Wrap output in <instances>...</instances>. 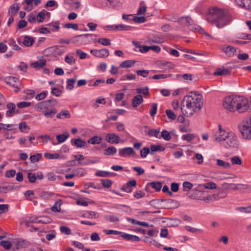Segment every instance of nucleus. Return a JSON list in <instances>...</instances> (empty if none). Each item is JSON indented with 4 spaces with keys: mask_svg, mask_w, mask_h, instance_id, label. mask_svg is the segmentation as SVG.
Instances as JSON below:
<instances>
[{
    "mask_svg": "<svg viewBox=\"0 0 251 251\" xmlns=\"http://www.w3.org/2000/svg\"><path fill=\"white\" fill-rule=\"evenodd\" d=\"M203 106V97L197 92H191L185 96L181 104V110L186 117H191L200 111Z\"/></svg>",
    "mask_w": 251,
    "mask_h": 251,
    "instance_id": "obj_1",
    "label": "nucleus"
},
{
    "mask_svg": "<svg viewBox=\"0 0 251 251\" xmlns=\"http://www.w3.org/2000/svg\"><path fill=\"white\" fill-rule=\"evenodd\" d=\"M230 13L226 9L218 8H210L206 15V19L218 28H223L232 20Z\"/></svg>",
    "mask_w": 251,
    "mask_h": 251,
    "instance_id": "obj_2",
    "label": "nucleus"
},
{
    "mask_svg": "<svg viewBox=\"0 0 251 251\" xmlns=\"http://www.w3.org/2000/svg\"><path fill=\"white\" fill-rule=\"evenodd\" d=\"M240 130L242 136L244 139H251V116L243 122L240 126Z\"/></svg>",
    "mask_w": 251,
    "mask_h": 251,
    "instance_id": "obj_3",
    "label": "nucleus"
},
{
    "mask_svg": "<svg viewBox=\"0 0 251 251\" xmlns=\"http://www.w3.org/2000/svg\"><path fill=\"white\" fill-rule=\"evenodd\" d=\"M236 102L235 111L239 113L246 112L250 107L249 100L244 97L237 96V101Z\"/></svg>",
    "mask_w": 251,
    "mask_h": 251,
    "instance_id": "obj_4",
    "label": "nucleus"
},
{
    "mask_svg": "<svg viewBox=\"0 0 251 251\" xmlns=\"http://www.w3.org/2000/svg\"><path fill=\"white\" fill-rule=\"evenodd\" d=\"M67 50L66 47L64 46H55L48 48L45 50L44 53H49L53 56L54 57H57L58 56H61L66 52ZM48 55V54H47Z\"/></svg>",
    "mask_w": 251,
    "mask_h": 251,
    "instance_id": "obj_5",
    "label": "nucleus"
},
{
    "mask_svg": "<svg viewBox=\"0 0 251 251\" xmlns=\"http://www.w3.org/2000/svg\"><path fill=\"white\" fill-rule=\"evenodd\" d=\"M225 146L227 149H237L239 146V142L237 137L233 133H230L225 140Z\"/></svg>",
    "mask_w": 251,
    "mask_h": 251,
    "instance_id": "obj_6",
    "label": "nucleus"
},
{
    "mask_svg": "<svg viewBox=\"0 0 251 251\" xmlns=\"http://www.w3.org/2000/svg\"><path fill=\"white\" fill-rule=\"evenodd\" d=\"M237 96H229L225 98L223 101L224 107L230 111H235L236 105Z\"/></svg>",
    "mask_w": 251,
    "mask_h": 251,
    "instance_id": "obj_7",
    "label": "nucleus"
},
{
    "mask_svg": "<svg viewBox=\"0 0 251 251\" xmlns=\"http://www.w3.org/2000/svg\"><path fill=\"white\" fill-rule=\"evenodd\" d=\"M161 201L164 202V207L166 209H174L179 206L177 201L172 199H161Z\"/></svg>",
    "mask_w": 251,
    "mask_h": 251,
    "instance_id": "obj_8",
    "label": "nucleus"
},
{
    "mask_svg": "<svg viewBox=\"0 0 251 251\" xmlns=\"http://www.w3.org/2000/svg\"><path fill=\"white\" fill-rule=\"evenodd\" d=\"M90 52L96 57L99 58H105L109 56V51L108 49L91 50Z\"/></svg>",
    "mask_w": 251,
    "mask_h": 251,
    "instance_id": "obj_9",
    "label": "nucleus"
},
{
    "mask_svg": "<svg viewBox=\"0 0 251 251\" xmlns=\"http://www.w3.org/2000/svg\"><path fill=\"white\" fill-rule=\"evenodd\" d=\"M222 50L228 57H232L235 55L237 52L236 48L227 45H224L222 46Z\"/></svg>",
    "mask_w": 251,
    "mask_h": 251,
    "instance_id": "obj_10",
    "label": "nucleus"
},
{
    "mask_svg": "<svg viewBox=\"0 0 251 251\" xmlns=\"http://www.w3.org/2000/svg\"><path fill=\"white\" fill-rule=\"evenodd\" d=\"M105 140L110 144H118L120 141V137L115 133H108L105 136Z\"/></svg>",
    "mask_w": 251,
    "mask_h": 251,
    "instance_id": "obj_11",
    "label": "nucleus"
},
{
    "mask_svg": "<svg viewBox=\"0 0 251 251\" xmlns=\"http://www.w3.org/2000/svg\"><path fill=\"white\" fill-rule=\"evenodd\" d=\"M7 108L8 110L6 111V115L8 117H12L15 114H18L20 112L19 110L16 109V105L12 102L8 103L7 104Z\"/></svg>",
    "mask_w": 251,
    "mask_h": 251,
    "instance_id": "obj_12",
    "label": "nucleus"
},
{
    "mask_svg": "<svg viewBox=\"0 0 251 251\" xmlns=\"http://www.w3.org/2000/svg\"><path fill=\"white\" fill-rule=\"evenodd\" d=\"M18 81V78L13 76H8L5 78V82L6 83L16 88V89L14 90L15 92H17L19 91V89L18 88L17 85V83Z\"/></svg>",
    "mask_w": 251,
    "mask_h": 251,
    "instance_id": "obj_13",
    "label": "nucleus"
},
{
    "mask_svg": "<svg viewBox=\"0 0 251 251\" xmlns=\"http://www.w3.org/2000/svg\"><path fill=\"white\" fill-rule=\"evenodd\" d=\"M135 151L131 147H126L119 150V154L121 157H126V156H130L134 154Z\"/></svg>",
    "mask_w": 251,
    "mask_h": 251,
    "instance_id": "obj_14",
    "label": "nucleus"
},
{
    "mask_svg": "<svg viewBox=\"0 0 251 251\" xmlns=\"http://www.w3.org/2000/svg\"><path fill=\"white\" fill-rule=\"evenodd\" d=\"M236 4L246 9H251V0H234Z\"/></svg>",
    "mask_w": 251,
    "mask_h": 251,
    "instance_id": "obj_15",
    "label": "nucleus"
},
{
    "mask_svg": "<svg viewBox=\"0 0 251 251\" xmlns=\"http://www.w3.org/2000/svg\"><path fill=\"white\" fill-rule=\"evenodd\" d=\"M251 188V187L250 185L244 184H235L234 183H231L230 189H232L234 191L236 190H242L244 189H250Z\"/></svg>",
    "mask_w": 251,
    "mask_h": 251,
    "instance_id": "obj_16",
    "label": "nucleus"
},
{
    "mask_svg": "<svg viewBox=\"0 0 251 251\" xmlns=\"http://www.w3.org/2000/svg\"><path fill=\"white\" fill-rule=\"evenodd\" d=\"M121 236L124 239L127 241H132L134 242H139L140 241V238L136 235L122 233Z\"/></svg>",
    "mask_w": 251,
    "mask_h": 251,
    "instance_id": "obj_17",
    "label": "nucleus"
},
{
    "mask_svg": "<svg viewBox=\"0 0 251 251\" xmlns=\"http://www.w3.org/2000/svg\"><path fill=\"white\" fill-rule=\"evenodd\" d=\"M143 101V97L141 95L135 96L132 100V105L133 107H137Z\"/></svg>",
    "mask_w": 251,
    "mask_h": 251,
    "instance_id": "obj_18",
    "label": "nucleus"
},
{
    "mask_svg": "<svg viewBox=\"0 0 251 251\" xmlns=\"http://www.w3.org/2000/svg\"><path fill=\"white\" fill-rule=\"evenodd\" d=\"M227 196L226 193L223 191H220L217 194L210 195V199L212 200L217 201L221 199L224 198Z\"/></svg>",
    "mask_w": 251,
    "mask_h": 251,
    "instance_id": "obj_19",
    "label": "nucleus"
},
{
    "mask_svg": "<svg viewBox=\"0 0 251 251\" xmlns=\"http://www.w3.org/2000/svg\"><path fill=\"white\" fill-rule=\"evenodd\" d=\"M230 133V132H226V131H224V134L223 133L219 132L218 135H215V141L219 142L225 141Z\"/></svg>",
    "mask_w": 251,
    "mask_h": 251,
    "instance_id": "obj_20",
    "label": "nucleus"
},
{
    "mask_svg": "<svg viewBox=\"0 0 251 251\" xmlns=\"http://www.w3.org/2000/svg\"><path fill=\"white\" fill-rule=\"evenodd\" d=\"M192 22V19L189 17H182L180 19H179L178 23L180 25L183 26H188L190 25Z\"/></svg>",
    "mask_w": 251,
    "mask_h": 251,
    "instance_id": "obj_21",
    "label": "nucleus"
},
{
    "mask_svg": "<svg viewBox=\"0 0 251 251\" xmlns=\"http://www.w3.org/2000/svg\"><path fill=\"white\" fill-rule=\"evenodd\" d=\"M150 149L151 150L150 154L153 155L154 152L163 151L165 150V148L160 145H151Z\"/></svg>",
    "mask_w": 251,
    "mask_h": 251,
    "instance_id": "obj_22",
    "label": "nucleus"
},
{
    "mask_svg": "<svg viewBox=\"0 0 251 251\" xmlns=\"http://www.w3.org/2000/svg\"><path fill=\"white\" fill-rule=\"evenodd\" d=\"M69 136V133L68 131H65L63 134L57 135L56 136V139L58 143H62L64 142Z\"/></svg>",
    "mask_w": 251,
    "mask_h": 251,
    "instance_id": "obj_23",
    "label": "nucleus"
},
{
    "mask_svg": "<svg viewBox=\"0 0 251 251\" xmlns=\"http://www.w3.org/2000/svg\"><path fill=\"white\" fill-rule=\"evenodd\" d=\"M58 119L70 118L71 114L68 110H62L56 116Z\"/></svg>",
    "mask_w": 251,
    "mask_h": 251,
    "instance_id": "obj_24",
    "label": "nucleus"
},
{
    "mask_svg": "<svg viewBox=\"0 0 251 251\" xmlns=\"http://www.w3.org/2000/svg\"><path fill=\"white\" fill-rule=\"evenodd\" d=\"M230 74V71L227 69L218 68L214 73L215 75H226Z\"/></svg>",
    "mask_w": 251,
    "mask_h": 251,
    "instance_id": "obj_25",
    "label": "nucleus"
},
{
    "mask_svg": "<svg viewBox=\"0 0 251 251\" xmlns=\"http://www.w3.org/2000/svg\"><path fill=\"white\" fill-rule=\"evenodd\" d=\"M105 219L111 223H116L119 222L120 219L113 214H110L104 216Z\"/></svg>",
    "mask_w": 251,
    "mask_h": 251,
    "instance_id": "obj_26",
    "label": "nucleus"
},
{
    "mask_svg": "<svg viewBox=\"0 0 251 251\" xmlns=\"http://www.w3.org/2000/svg\"><path fill=\"white\" fill-rule=\"evenodd\" d=\"M52 102L51 100H44L38 102L35 106V108L38 110H41L43 109L46 108L49 103Z\"/></svg>",
    "mask_w": 251,
    "mask_h": 251,
    "instance_id": "obj_27",
    "label": "nucleus"
},
{
    "mask_svg": "<svg viewBox=\"0 0 251 251\" xmlns=\"http://www.w3.org/2000/svg\"><path fill=\"white\" fill-rule=\"evenodd\" d=\"M46 60L44 59H41L36 62L32 63L31 64V66L35 68L40 69L43 68L46 65Z\"/></svg>",
    "mask_w": 251,
    "mask_h": 251,
    "instance_id": "obj_28",
    "label": "nucleus"
},
{
    "mask_svg": "<svg viewBox=\"0 0 251 251\" xmlns=\"http://www.w3.org/2000/svg\"><path fill=\"white\" fill-rule=\"evenodd\" d=\"M72 144L76 146L77 148H82L85 146L86 143L85 141L80 139H75L72 140Z\"/></svg>",
    "mask_w": 251,
    "mask_h": 251,
    "instance_id": "obj_29",
    "label": "nucleus"
},
{
    "mask_svg": "<svg viewBox=\"0 0 251 251\" xmlns=\"http://www.w3.org/2000/svg\"><path fill=\"white\" fill-rule=\"evenodd\" d=\"M20 6L18 3H14L12 4L9 10V14L12 16L15 15L17 11L19 10Z\"/></svg>",
    "mask_w": 251,
    "mask_h": 251,
    "instance_id": "obj_30",
    "label": "nucleus"
},
{
    "mask_svg": "<svg viewBox=\"0 0 251 251\" xmlns=\"http://www.w3.org/2000/svg\"><path fill=\"white\" fill-rule=\"evenodd\" d=\"M117 152V149L114 147H110L104 150L105 155H113Z\"/></svg>",
    "mask_w": 251,
    "mask_h": 251,
    "instance_id": "obj_31",
    "label": "nucleus"
},
{
    "mask_svg": "<svg viewBox=\"0 0 251 251\" xmlns=\"http://www.w3.org/2000/svg\"><path fill=\"white\" fill-rule=\"evenodd\" d=\"M102 138L100 137L95 136L90 138L88 140V143L92 145L99 144L101 143Z\"/></svg>",
    "mask_w": 251,
    "mask_h": 251,
    "instance_id": "obj_32",
    "label": "nucleus"
},
{
    "mask_svg": "<svg viewBox=\"0 0 251 251\" xmlns=\"http://www.w3.org/2000/svg\"><path fill=\"white\" fill-rule=\"evenodd\" d=\"M57 111L56 109L53 108L51 110H47L44 112V114L45 117L49 118H52L57 113Z\"/></svg>",
    "mask_w": 251,
    "mask_h": 251,
    "instance_id": "obj_33",
    "label": "nucleus"
},
{
    "mask_svg": "<svg viewBox=\"0 0 251 251\" xmlns=\"http://www.w3.org/2000/svg\"><path fill=\"white\" fill-rule=\"evenodd\" d=\"M147 10V5L144 1H141L140 3L139 8L137 11L138 15L144 14Z\"/></svg>",
    "mask_w": 251,
    "mask_h": 251,
    "instance_id": "obj_34",
    "label": "nucleus"
},
{
    "mask_svg": "<svg viewBox=\"0 0 251 251\" xmlns=\"http://www.w3.org/2000/svg\"><path fill=\"white\" fill-rule=\"evenodd\" d=\"M34 42V39L28 36H25L24 38L23 44L26 47L32 46Z\"/></svg>",
    "mask_w": 251,
    "mask_h": 251,
    "instance_id": "obj_35",
    "label": "nucleus"
},
{
    "mask_svg": "<svg viewBox=\"0 0 251 251\" xmlns=\"http://www.w3.org/2000/svg\"><path fill=\"white\" fill-rule=\"evenodd\" d=\"M135 63V61L133 60H126L125 61L122 62L120 64V67L121 68H129L131 67L132 65H133Z\"/></svg>",
    "mask_w": 251,
    "mask_h": 251,
    "instance_id": "obj_36",
    "label": "nucleus"
},
{
    "mask_svg": "<svg viewBox=\"0 0 251 251\" xmlns=\"http://www.w3.org/2000/svg\"><path fill=\"white\" fill-rule=\"evenodd\" d=\"M8 45L16 50H19L21 48L16 43L15 41L13 38H10L8 40Z\"/></svg>",
    "mask_w": 251,
    "mask_h": 251,
    "instance_id": "obj_37",
    "label": "nucleus"
},
{
    "mask_svg": "<svg viewBox=\"0 0 251 251\" xmlns=\"http://www.w3.org/2000/svg\"><path fill=\"white\" fill-rule=\"evenodd\" d=\"M62 204L61 200L56 201L51 207V210L53 212H60L61 211V205Z\"/></svg>",
    "mask_w": 251,
    "mask_h": 251,
    "instance_id": "obj_38",
    "label": "nucleus"
},
{
    "mask_svg": "<svg viewBox=\"0 0 251 251\" xmlns=\"http://www.w3.org/2000/svg\"><path fill=\"white\" fill-rule=\"evenodd\" d=\"M196 137V135L193 133H189L183 135L181 137V139L183 140L187 141L188 142H190L193 140Z\"/></svg>",
    "mask_w": 251,
    "mask_h": 251,
    "instance_id": "obj_39",
    "label": "nucleus"
},
{
    "mask_svg": "<svg viewBox=\"0 0 251 251\" xmlns=\"http://www.w3.org/2000/svg\"><path fill=\"white\" fill-rule=\"evenodd\" d=\"M46 177H47L48 180L50 181H54L56 180L57 178H61V176H56L54 173L51 172L48 173L47 174Z\"/></svg>",
    "mask_w": 251,
    "mask_h": 251,
    "instance_id": "obj_40",
    "label": "nucleus"
},
{
    "mask_svg": "<svg viewBox=\"0 0 251 251\" xmlns=\"http://www.w3.org/2000/svg\"><path fill=\"white\" fill-rule=\"evenodd\" d=\"M216 161L217 165L219 166L222 167L224 168H228L230 167V163L228 162H226L219 159H217Z\"/></svg>",
    "mask_w": 251,
    "mask_h": 251,
    "instance_id": "obj_41",
    "label": "nucleus"
},
{
    "mask_svg": "<svg viewBox=\"0 0 251 251\" xmlns=\"http://www.w3.org/2000/svg\"><path fill=\"white\" fill-rule=\"evenodd\" d=\"M163 138L166 141H170L171 139V136L169 132L166 130H163L161 136L159 138Z\"/></svg>",
    "mask_w": 251,
    "mask_h": 251,
    "instance_id": "obj_42",
    "label": "nucleus"
},
{
    "mask_svg": "<svg viewBox=\"0 0 251 251\" xmlns=\"http://www.w3.org/2000/svg\"><path fill=\"white\" fill-rule=\"evenodd\" d=\"M116 28H117V30L119 31H128L132 29L131 26L123 24L117 25Z\"/></svg>",
    "mask_w": 251,
    "mask_h": 251,
    "instance_id": "obj_43",
    "label": "nucleus"
},
{
    "mask_svg": "<svg viewBox=\"0 0 251 251\" xmlns=\"http://www.w3.org/2000/svg\"><path fill=\"white\" fill-rule=\"evenodd\" d=\"M74 172L75 176H83L85 174H86V171L85 170V169L83 168H79L75 169L74 170Z\"/></svg>",
    "mask_w": 251,
    "mask_h": 251,
    "instance_id": "obj_44",
    "label": "nucleus"
},
{
    "mask_svg": "<svg viewBox=\"0 0 251 251\" xmlns=\"http://www.w3.org/2000/svg\"><path fill=\"white\" fill-rule=\"evenodd\" d=\"M98 162V160H92L89 159H86L84 158V160H83L82 162H78V164L79 165L84 166L90 164L96 163H97Z\"/></svg>",
    "mask_w": 251,
    "mask_h": 251,
    "instance_id": "obj_45",
    "label": "nucleus"
},
{
    "mask_svg": "<svg viewBox=\"0 0 251 251\" xmlns=\"http://www.w3.org/2000/svg\"><path fill=\"white\" fill-rule=\"evenodd\" d=\"M76 80V78L68 79L67 80L66 88L69 90H72L74 88V85Z\"/></svg>",
    "mask_w": 251,
    "mask_h": 251,
    "instance_id": "obj_46",
    "label": "nucleus"
},
{
    "mask_svg": "<svg viewBox=\"0 0 251 251\" xmlns=\"http://www.w3.org/2000/svg\"><path fill=\"white\" fill-rule=\"evenodd\" d=\"M150 185L157 191H160L162 187V184L159 182H151Z\"/></svg>",
    "mask_w": 251,
    "mask_h": 251,
    "instance_id": "obj_47",
    "label": "nucleus"
},
{
    "mask_svg": "<svg viewBox=\"0 0 251 251\" xmlns=\"http://www.w3.org/2000/svg\"><path fill=\"white\" fill-rule=\"evenodd\" d=\"M98 42L103 46H109L111 45L110 40L107 38H101L98 40Z\"/></svg>",
    "mask_w": 251,
    "mask_h": 251,
    "instance_id": "obj_48",
    "label": "nucleus"
},
{
    "mask_svg": "<svg viewBox=\"0 0 251 251\" xmlns=\"http://www.w3.org/2000/svg\"><path fill=\"white\" fill-rule=\"evenodd\" d=\"M160 128L156 129H151L149 130L148 134L150 136L158 138Z\"/></svg>",
    "mask_w": 251,
    "mask_h": 251,
    "instance_id": "obj_49",
    "label": "nucleus"
},
{
    "mask_svg": "<svg viewBox=\"0 0 251 251\" xmlns=\"http://www.w3.org/2000/svg\"><path fill=\"white\" fill-rule=\"evenodd\" d=\"M183 190L185 192L188 191L190 189H191L193 186L192 183L189 181H184L183 183Z\"/></svg>",
    "mask_w": 251,
    "mask_h": 251,
    "instance_id": "obj_50",
    "label": "nucleus"
},
{
    "mask_svg": "<svg viewBox=\"0 0 251 251\" xmlns=\"http://www.w3.org/2000/svg\"><path fill=\"white\" fill-rule=\"evenodd\" d=\"M14 187L12 185H4L1 186H0V193H6L8 191H10L13 189Z\"/></svg>",
    "mask_w": 251,
    "mask_h": 251,
    "instance_id": "obj_51",
    "label": "nucleus"
},
{
    "mask_svg": "<svg viewBox=\"0 0 251 251\" xmlns=\"http://www.w3.org/2000/svg\"><path fill=\"white\" fill-rule=\"evenodd\" d=\"M85 216L86 217L88 218H97L99 216V214L98 213L95 212V211H87L85 213Z\"/></svg>",
    "mask_w": 251,
    "mask_h": 251,
    "instance_id": "obj_52",
    "label": "nucleus"
},
{
    "mask_svg": "<svg viewBox=\"0 0 251 251\" xmlns=\"http://www.w3.org/2000/svg\"><path fill=\"white\" fill-rule=\"evenodd\" d=\"M236 210L241 212L249 213L251 212V206L247 207H237L236 208Z\"/></svg>",
    "mask_w": 251,
    "mask_h": 251,
    "instance_id": "obj_53",
    "label": "nucleus"
},
{
    "mask_svg": "<svg viewBox=\"0 0 251 251\" xmlns=\"http://www.w3.org/2000/svg\"><path fill=\"white\" fill-rule=\"evenodd\" d=\"M150 152L151 151L149 148L144 147L140 151V155L142 158H145Z\"/></svg>",
    "mask_w": 251,
    "mask_h": 251,
    "instance_id": "obj_54",
    "label": "nucleus"
},
{
    "mask_svg": "<svg viewBox=\"0 0 251 251\" xmlns=\"http://www.w3.org/2000/svg\"><path fill=\"white\" fill-rule=\"evenodd\" d=\"M202 186L205 188L208 189H216L217 187L216 183L213 182H209L208 183H205L203 184Z\"/></svg>",
    "mask_w": 251,
    "mask_h": 251,
    "instance_id": "obj_55",
    "label": "nucleus"
},
{
    "mask_svg": "<svg viewBox=\"0 0 251 251\" xmlns=\"http://www.w3.org/2000/svg\"><path fill=\"white\" fill-rule=\"evenodd\" d=\"M59 156V154L58 153L51 154L48 152L44 153V157L47 159H57Z\"/></svg>",
    "mask_w": 251,
    "mask_h": 251,
    "instance_id": "obj_56",
    "label": "nucleus"
},
{
    "mask_svg": "<svg viewBox=\"0 0 251 251\" xmlns=\"http://www.w3.org/2000/svg\"><path fill=\"white\" fill-rule=\"evenodd\" d=\"M103 232L105 233L107 235L114 234V235H119L122 234V232L121 231L112 230V229H104Z\"/></svg>",
    "mask_w": 251,
    "mask_h": 251,
    "instance_id": "obj_57",
    "label": "nucleus"
},
{
    "mask_svg": "<svg viewBox=\"0 0 251 251\" xmlns=\"http://www.w3.org/2000/svg\"><path fill=\"white\" fill-rule=\"evenodd\" d=\"M183 78L186 80L196 81L197 77H194L192 75L189 74H185L182 75Z\"/></svg>",
    "mask_w": 251,
    "mask_h": 251,
    "instance_id": "obj_58",
    "label": "nucleus"
},
{
    "mask_svg": "<svg viewBox=\"0 0 251 251\" xmlns=\"http://www.w3.org/2000/svg\"><path fill=\"white\" fill-rule=\"evenodd\" d=\"M136 73L138 75L146 77L149 73V71L147 70H138L136 71Z\"/></svg>",
    "mask_w": 251,
    "mask_h": 251,
    "instance_id": "obj_59",
    "label": "nucleus"
},
{
    "mask_svg": "<svg viewBox=\"0 0 251 251\" xmlns=\"http://www.w3.org/2000/svg\"><path fill=\"white\" fill-rule=\"evenodd\" d=\"M46 11L45 10H43L40 11L37 15V17L39 18V19H37L38 22L39 23H42L43 22L44 20L46 17L45 12Z\"/></svg>",
    "mask_w": 251,
    "mask_h": 251,
    "instance_id": "obj_60",
    "label": "nucleus"
},
{
    "mask_svg": "<svg viewBox=\"0 0 251 251\" xmlns=\"http://www.w3.org/2000/svg\"><path fill=\"white\" fill-rule=\"evenodd\" d=\"M95 175L100 177H108L110 175V173L106 171H98L96 173Z\"/></svg>",
    "mask_w": 251,
    "mask_h": 251,
    "instance_id": "obj_61",
    "label": "nucleus"
},
{
    "mask_svg": "<svg viewBox=\"0 0 251 251\" xmlns=\"http://www.w3.org/2000/svg\"><path fill=\"white\" fill-rule=\"evenodd\" d=\"M0 245L7 250H9L12 247L11 243L8 241H1L0 242Z\"/></svg>",
    "mask_w": 251,
    "mask_h": 251,
    "instance_id": "obj_62",
    "label": "nucleus"
},
{
    "mask_svg": "<svg viewBox=\"0 0 251 251\" xmlns=\"http://www.w3.org/2000/svg\"><path fill=\"white\" fill-rule=\"evenodd\" d=\"M42 158L41 154L37 153L36 154L31 155L30 156V159L32 162H36L40 160Z\"/></svg>",
    "mask_w": 251,
    "mask_h": 251,
    "instance_id": "obj_63",
    "label": "nucleus"
},
{
    "mask_svg": "<svg viewBox=\"0 0 251 251\" xmlns=\"http://www.w3.org/2000/svg\"><path fill=\"white\" fill-rule=\"evenodd\" d=\"M166 113L168 117L172 120H175L176 117V115L174 113V112H173L172 110L170 109L166 110Z\"/></svg>",
    "mask_w": 251,
    "mask_h": 251,
    "instance_id": "obj_64",
    "label": "nucleus"
}]
</instances>
